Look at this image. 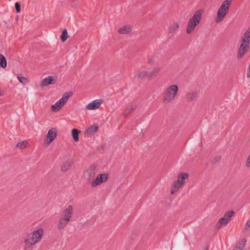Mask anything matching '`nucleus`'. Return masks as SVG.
<instances>
[{
  "mask_svg": "<svg viewBox=\"0 0 250 250\" xmlns=\"http://www.w3.org/2000/svg\"><path fill=\"white\" fill-rule=\"evenodd\" d=\"M109 174L107 173H103L97 175L95 178L92 180L91 186L95 188L107 181Z\"/></svg>",
  "mask_w": 250,
  "mask_h": 250,
  "instance_id": "7",
  "label": "nucleus"
},
{
  "mask_svg": "<svg viewBox=\"0 0 250 250\" xmlns=\"http://www.w3.org/2000/svg\"><path fill=\"white\" fill-rule=\"evenodd\" d=\"M188 178V174L187 173H180L177 176V181H179V182L183 186L185 183L186 180Z\"/></svg>",
  "mask_w": 250,
  "mask_h": 250,
  "instance_id": "16",
  "label": "nucleus"
},
{
  "mask_svg": "<svg viewBox=\"0 0 250 250\" xmlns=\"http://www.w3.org/2000/svg\"><path fill=\"white\" fill-rule=\"evenodd\" d=\"M2 95V92L0 91V97Z\"/></svg>",
  "mask_w": 250,
  "mask_h": 250,
  "instance_id": "36",
  "label": "nucleus"
},
{
  "mask_svg": "<svg viewBox=\"0 0 250 250\" xmlns=\"http://www.w3.org/2000/svg\"><path fill=\"white\" fill-rule=\"evenodd\" d=\"M155 62V59L153 56H150L147 60V63L150 65H152L154 64Z\"/></svg>",
  "mask_w": 250,
  "mask_h": 250,
  "instance_id": "31",
  "label": "nucleus"
},
{
  "mask_svg": "<svg viewBox=\"0 0 250 250\" xmlns=\"http://www.w3.org/2000/svg\"><path fill=\"white\" fill-rule=\"evenodd\" d=\"M183 187V185L179 182V181H175L171 187V189H170V193L171 194H174L177 191H178V190Z\"/></svg>",
  "mask_w": 250,
  "mask_h": 250,
  "instance_id": "14",
  "label": "nucleus"
},
{
  "mask_svg": "<svg viewBox=\"0 0 250 250\" xmlns=\"http://www.w3.org/2000/svg\"><path fill=\"white\" fill-rule=\"evenodd\" d=\"M197 96V93L196 92H191L188 93L186 95V98L188 101L194 100Z\"/></svg>",
  "mask_w": 250,
  "mask_h": 250,
  "instance_id": "25",
  "label": "nucleus"
},
{
  "mask_svg": "<svg viewBox=\"0 0 250 250\" xmlns=\"http://www.w3.org/2000/svg\"><path fill=\"white\" fill-rule=\"evenodd\" d=\"M232 0H225L223 1L220 8L229 12Z\"/></svg>",
  "mask_w": 250,
  "mask_h": 250,
  "instance_id": "20",
  "label": "nucleus"
},
{
  "mask_svg": "<svg viewBox=\"0 0 250 250\" xmlns=\"http://www.w3.org/2000/svg\"><path fill=\"white\" fill-rule=\"evenodd\" d=\"M70 221L68 220L60 217L57 225V228L59 230L63 229L68 224Z\"/></svg>",
  "mask_w": 250,
  "mask_h": 250,
  "instance_id": "17",
  "label": "nucleus"
},
{
  "mask_svg": "<svg viewBox=\"0 0 250 250\" xmlns=\"http://www.w3.org/2000/svg\"><path fill=\"white\" fill-rule=\"evenodd\" d=\"M98 129V127L97 125H93L89 127L87 130V133L88 134H93L96 133Z\"/></svg>",
  "mask_w": 250,
  "mask_h": 250,
  "instance_id": "28",
  "label": "nucleus"
},
{
  "mask_svg": "<svg viewBox=\"0 0 250 250\" xmlns=\"http://www.w3.org/2000/svg\"><path fill=\"white\" fill-rule=\"evenodd\" d=\"M102 103V99H96L88 104L85 106V108L88 110H96L99 108Z\"/></svg>",
  "mask_w": 250,
  "mask_h": 250,
  "instance_id": "11",
  "label": "nucleus"
},
{
  "mask_svg": "<svg viewBox=\"0 0 250 250\" xmlns=\"http://www.w3.org/2000/svg\"><path fill=\"white\" fill-rule=\"evenodd\" d=\"M28 142L26 140L17 143V147L21 149L26 148L28 146Z\"/></svg>",
  "mask_w": 250,
  "mask_h": 250,
  "instance_id": "27",
  "label": "nucleus"
},
{
  "mask_svg": "<svg viewBox=\"0 0 250 250\" xmlns=\"http://www.w3.org/2000/svg\"><path fill=\"white\" fill-rule=\"evenodd\" d=\"M44 231L42 228H39L33 231L31 233V236L24 240V249H29L40 242L43 237Z\"/></svg>",
  "mask_w": 250,
  "mask_h": 250,
  "instance_id": "3",
  "label": "nucleus"
},
{
  "mask_svg": "<svg viewBox=\"0 0 250 250\" xmlns=\"http://www.w3.org/2000/svg\"><path fill=\"white\" fill-rule=\"evenodd\" d=\"M245 166L247 168H250V153L247 157L245 162Z\"/></svg>",
  "mask_w": 250,
  "mask_h": 250,
  "instance_id": "32",
  "label": "nucleus"
},
{
  "mask_svg": "<svg viewBox=\"0 0 250 250\" xmlns=\"http://www.w3.org/2000/svg\"><path fill=\"white\" fill-rule=\"evenodd\" d=\"M57 135V131L55 128L50 129L45 138L44 144L48 146L56 138Z\"/></svg>",
  "mask_w": 250,
  "mask_h": 250,
  "instance_id": "9",
  "label": "nucleus"
},
{
  "mask_svg": "<svg viewBox=\"0 0 250 250\" xmlns=\"http://www.w3.org/2000/svg\"><path fill=\"white\" fill-rule=\"evenodd\" d=\"M17 78L19 81L23 84H25L28 82V80L26 78L21 76H18Z\"/></svg>",
  "mask_w": 250,
  "mask_h": 250,
  "instance_id": "30",
  "label": "nucleus"
},
{
  "mask_svg": "<svg viewBox=\"0 0 250 250\" xmlns=\"http://www.w3.org/2000/svg\"><path fill=\"white\" fill-rule=\"evenodd\" d=\"M15 9L17 13H19L21 12V5L19 2H16L15 3Z\"/></svg>",
  "mask_w": 250,
  "mask_h": 250,
  "instance_id": "33",
  "label": "nucleus"
},
{
  "mask_svg": "<svg viewBox=\"0 0 250 250\" xmlns=\"http://www.w3.org/2000/svg\"><path fill=\"white\" fill-rule=\"evenodd\" d=\"M131 31V28L129 25L124 26L118 30V32L121 34H129Z\"/></svg>",
  "mask_w": 250,
  "mask_h": 250,
  "instance_id": "21",
  "label": "nucleus"
},
{
  "mask_svg": "<svg viewBox=\"0 0 250 250\" xmlns=\"http://www.w3.org/2000/svg\"><path fill=\"white\" fill-rule=\"evenodd\" d=\"M248 228H250V219L248 220L244 227V229L247 230Z\"/></svg>",
  "mask_w": 250,
  "mask_h": 250,
  "instance_id": "34",
  "label": "nucleus"
},
{
  "mask_svg": "<svg viewBox=\"0 0 250 250\" xmlns=\"http://www.w3.org/2000/svg\"><path fill=\"white\" fill-rule=\"evenodd\" d=\"M137 77L140 79L146 78L150 80V78H149V72L145 70L138 72L137 74Z\"/></svg>",
  "mask_w": 250,
  "mask_h": 250,
  "instance_id": "19",
  "label": "nucleus"
},
{
  "mask_svg": "<svg viewBox=\"0 0 250 250\" xmlns=\"http://www.w3.org/2000/svg\"><path fill=\"white\" fill-rule=\"evenodd\" d=\"M203 14L204 10L203 9H198L189 18L186 29V33L188 34H191L196 30L197 27L202 21Z\"/></svg>",
  "mask_w": 250,
  "mask_h": 250,
  "instance_id": "1",
  "label": "nucleus"
},
{
  "mask_svg": "<svg viewBox=\"0 0 250 250\" xmlns=\"http://www.w3.org/2000/svg\"><path fill=\"white\" fill-rule=\"evenodd\" d=\"M72 165V162L70 160L66 161V162L62 163V165L61 170L63 172L67 171Z\"/></svg>",
  "mask_w": 250,
  "mask_h": 250,
  "instance_id": "22",
  "label": "nucleus"
},
{
  "mask_svg": "<svg viewBox=\"0 0 250 250\" xmlns=\"http://www.w3.org/2000/svg\"><path fill=\"white\" fill-rule=\"evenodd\" d=\"M240 45L238 48L237 57L241 59L250 49V26L242 35L240 41Z\"/></svg>",
  "mask_w": 250,
  "mask_h": 250,
  "instance_id": "2",
  "label": "nucleus"
},
{
  "mask_svg": "<svg viewBox=\"0 0 250 250\" xmlns=\"http://www.w3.org/2000/svg\"><path fill=\"white\" fill-rule=\"evenodd\" d=\"M246 240H243L239 242L236 246V250H244L246 246Z\"/></svg>",
  "mask_w": 250,
  "mask_h": 250,
  "instance_id": "24",
  "label": "nucleus"
},
{
  "mask_svg": "<svg viewBox=\"0 0 250 250\" xmlns=\"http://www.w3.org/2000/svg\"><path fill=\"white\" fill-rule=\"evenodd\" d=\"M161 70V67L160 66L155 67L151 71L149 72V78L150 79H153L159 75Z\"/></svg>",
  "mask_w": 250,
  "mask_h": 250,
  "instance_id": "18",
  "label": "nucleus"
},
{
  "mask_svg": "<svg viewBox=\"0 0 250 250\" xmlns=\"http://www.w3.org/2000/svg\"><path fill=\"white\" fill-rule=\"evenodd\" d=\"M68 33H67V31L66 29H64L63 30L62 35H61V40L62 42H65L68 38Z\"/></svg>",
  "mask_w": 250,
  "mask_h": 250,
  "instance_id": "29",
  "label": "nucleus"
},
{
  "mask_svg": "<svg viewBox=\"0 0 250 250\" xmlns=\"http://www.w3.org/2000/svg\"><path fill=\"white\" fill-rule=\"evenodd\" d=\"M56 83L55 79L52 76H48L43 79L40 83V85L42 87L47 86L49 84H54Z\"/></svg>",
  "mask_w": 250,
  "mask_h": 250,
  "instance_id": "13",
  "label": "nucleus"
},
{
  "mask_svg": "<svg viewBox=\"0 0 250 250\" xmlns=\"http://www.w3.org/2000/svg\"><path fill=\"white\" fill-rule=\"evenodd\" d=\"M98 172L97 167L95 165L90 166L83 173L84 178L91 185L92 180H94Z\"/></svg>",
  "mask_w": 250,
  "mask_h": 250,
  "instance_id": "8",
  "label": "nucleus"
},
{
  "mask_svg": "<svg viewBox=\"0 0 250 250\" xmlns=\"http://www.w3.org/2000/svg\"><path fill=\"white\" fill-rule=\"evenodd\" d=\"M179 91L177 84H171L167 86L162 93V101L165 104H168L174 101L176 98Z\"/></svg>",
  "mask_w": 250,
  "mask_h": 250,
  "instance_id": "4",
  "label": "nucleus"
},
{
  "mask_svg": "<svg viewBox=\"0 0 250 250\" xmlns=\"http://www.w3.org/2000/svg\"><path fill=\"white\" fill-rule=\"evenodd\" d=\"M228 13V11L219 7L217 12V16L215 19V22L217 23H219L222 21L224 19L225 16H226Z\"/></svg>",
  "mask_w": 250,
  "mask_h": 250,
  "instance_id": "12",
  "label": "nucleus"
},
{
  "mask_svg": "<svg viewBox=\"0 0 250 250\" xmlns=\"http://www.w3.org/2000/svg\"><path fill=\"white\" fill-rule=\"evenodd\" d=\"M73 212V207L71 205H69L62 211L61 217L70 221L72 217Z\"/></svg>",
  "mask_w": 250,
  "mask_h": 250,
  "instance_id": "10",
  "label": "nucleus"
},
{
  "mask_svg": "<svg viewBox=\"0 0 250 250\" xmlns=\"http://www.w3.org/2000/svg\"><path fill=\"white\" fill-rule=\"evenodd\" d=\"M136 108V106L135 105H132L126 107L124 112L123 115L125 116H128L130 113L133 112Z\"/></svg>",
  "mask_w": 250,
  "mask_h": 250,
  "instance_id": "23",
  "label": "nucleus"
},
{
  "mask_svg": "<svg viewBox=\"0 0 250 250\" xmlns=\"http://www.w3.org/2000/svg\"><path fill=\"white\" fill-rule=\"evenodd\" d=\"M217 161H219L221 160V157L218 156L216 158Z\"/></svg>",
  "mask_w": 250,
  "mask_h": 250,
  "instance_id": "35",
  "label": "nucleus"
},
{
  "mask_svg": "<svg viewBox=\"0 0 250 250\" xmlns=\"http://www.w3.org/2000/svg\"><path fill=\"white\" fill-rule=\"evenodd\" d=\"M73 95L72 92H68L64 93L59 101H58L54 104L51 106V109L52 111L56 112L59 111L67 103L69 98Z\"/></svg>",
  "mask_w": 250,
  "mask_h": 250,
  "instance_id": "5",
  "label": "nucleus"
},
{
  "mask_svg": "<svg viewBox=\"0 0 250 250\" xmlns=\"http://www.w3.org/2000/svg\"><path fill=\"white\" fill-rule=\"evenodd\" d=\"M234 211L229 210L227 211L224 215L220 218L216 225V228L220 229L223 226H226L230 221L232 217L234 215Z\"/></svg>",
  "mask_w": 250,
  "mask_h": 250,
  "instance_id": "6",
  "label": "nucleus"
},
{
  "mask_svg": "<svg viewBox=\"0 0 250 250\" xmlns=\"http://www.w3.org/2000/svg\"><path fill=\"white\" fill-rule=\"evenodd\" d=\"M179 28V23L174 22L170 24L168 28V32L169 34H173L177 32Z\"/></svg>",
  "mask_w": 250,
  "mask_h": 250,
  "instance_id": "15",
  "label": "nucleus"
},
{
  "mask_svg": "<svg viewBox=\"0 0 250 250\" xmlns=\"http://www.w3.org/2000/svg\"><path fill=\"white\" fill-rule=\"evenodd\" d=\"M80 132L79 130L75 128L73 129L72 130V136L75 142H78L79 140V134Z\"/></svg>",
  "mask_w": 250,
  "mask_h": 250,
  "instance_id": "26",
  "label": "nucleus"
}]
</instances>
